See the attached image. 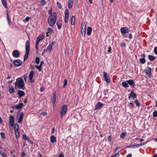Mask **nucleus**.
I'll return each mask as SVG.
<instances>
[{
    "label": "nucleus",
    "mask_w": 157,
    "mask_h": 157,
    "mask_svg": "<svg viewBox=\"0 0 157 157\" xmlns=\"http://www.w3.org/2000/svg\"><path fill=\"white\" fill-rule=\"evenodd\" d=\"M127 82L131 86H132L133 84H134V85L135 84V82L132 80V79L129 80H127Z\"/></svg>",
    "instance_id": "25"
},
{
    "label": "nucleus",
    "mask_w": 157,
    "mask_h": 157,
    "mask_svg": "<svg viewBox=\"0 0 157 157\" xmlns=\"http://www.w3.org/2000/svg\"><path fill=\"white\" fill-rule=\"evenodd\" d=\"M65 22L66 23L68 21L69 15H65Z\"/></svg>",
    "instance_id": "35"
},
{
    "label": "nucleus",
    "mask_w": 157,
    "mask_h": 157,
    "mask_svg": "<svg viewBox=\"0 0 157 157\" xmlns=\"http://www.w3.org/2000/svg\"><path fill=\"white\" fill-rule=\"evenodd\" d=\"M44 38V36L43 35H39L37 38L36 40V49H38V45L39 41L42 40Z\"/></svg>",
    "instance_id": "7"
},
{
    "label": "nucleus",
    "mask_w": 157,
    "mask_h": 157,
    "mask_svg": "<svg viewBox=\"0 0 157 157\" xmlns=\"http://www.w3.org/2000/svg\"><path fill=\"white\" fill-rule=\"evenodd\" d=\"M35 67L39 71H41V66L39 65V66H36Z\"/></svg>",
    "instance_id": "39"
},
{
    "label": "nucleus",
    "mask_w": 157,
    "mask_h": 157,
    "mask_svg": "<svg viewBox=\"0 0 157 157\" xmlns=\"http://www.w3.org/2000/svg\"><path fill=\"white\" fill-rule=\"evenodd\" d=\"M57 5L58 6V7L59 8H61L62 6L61 5V4L59 2H57Z\"/></svg>",
    "instance_id": "44"
},
{
    "label": "nucleus",
    "mask_w": 157,
    "mask_h": 157,
    "mask_svg": "<svg viewBox=\"0 0 157 157\" xmlns=\"http://www.w3.org/2000/svg\"><path fill=\"white\" fill-rule=\"evenodd\" d=\"M17 85L19 86V88L23 89L24 82L22 79L19 78L18 79H17V81L15 83V86H16Z\"/></svg>",
    "instance_id": "3"
},
{
    "label": "nucleus",
    "mask_w": 157,
    "mask_h": 157,
    "mask_svg": "<svg viewBox=\"0 0 157 157\" xmlns=\"http://www.w3.org/2000/svg\"><path fill=\"white\" fill-rule=\"evenodd\" d=\"M14 130L15 131H18L19 130V127L17 123H15L14 124Z\"/></svg>",
    "instance_id": "26"
},
{
    "label": "nucleus",
    "mask_w": 157,
    "mask_h": 157,
    "mask_svg": "<svg viewBox=\"0 0 157 157\" xmlns=\"http://www.w3.org/2000/svg\"><path fill=\"white\" fill-rule=\"evenodd\" d=\"M57 18V15L56 12H54L53 15H50L48 18V22L49 25L51 27L55 24Z\"/></svg>",
    "instance_id": "1"
},
{
    "label": "nucleus",
    "mask_w": 157,
    "mask_h": 157,
    "mask_svg": "<svg viewBox=\"0 0 157 157\" xmlns=\"http://www.w3.org/2000/svg\"><path fill=\"white\" fill-rule=\"evenodd\" d=\"M108 141L110 142L111 140V137L110 136H109L108 137Z\"/></svg>",
    "instance_id": "59"
},
{
    "label": "nucleus",
    "mask_w": 157,
    "mask_h": 157,
    "mask_svg": "<svg viewBox=\"0 0 157 157\" xmlns=\"http://www.w3.org/2000/svg\"><path fill=\"white\" fill-rule=\"evenodd\" d=\"M92 28L91 27H88L87 29V34L88 35H90L91 33L92 32Z\"/></svg>",
    "instance_id": "20"
},
{
    "label": "nucleus",
    "mask_w": 157,
    "mask_h": 157,
    "mask_svg": "<svg viewBox=\"0 0 157 157\" xmlns=\"http://www.w3.org/2000/svg\"><path fill=\"white\" fill-rule=\"evenodd\" d=\"M61 23V22H57L56 23L57 28L59 29H60L61 28L62 25Z\"/></svg>",
    "instance_id": "28"
},
{
    "label": "nucleus",
    "mask_w": 157,
    "mask_h": 157,
    "mask_svg": "<svg viewBox=\"0 0 157 157\" xmlns=\"http://www.w3.org/2000/svg\"><path fill=\"white\" fill-rule=\"evenodd\" d=\"M128 84V83L127 82H123L122 83V84L123 86L124 87H126V88L128 87L129 86Z\"/></svg>",
    "instance_id": "31"
},
{
    "label": "nucleus",
    "mask_w": 157,
    "mask_h": 157,
    "mask_svg": "<svg viewBox=\"0 0 157 157\" xmlns=\"http://www.w3.org/2000/svg\"><path fill=\"white\" fill-rule=\"evenodd\" d=\"M47 112H43L40 113V115H43L44 116H46L47 115Z\"/></svg>",
    "instance_id": "43"
},
{
    "label": "nucleus",
    "mask_w": 157,
    "mask_h": 157,
    "mask_svg": "<svg viewBox=\"0 0 157 157\" xmlns=\"http://www.w3.org/2000/svg\"><path fill=\"white\" fill-rule=\"evenodd\" d=\"M126 133L125 132H123L122 133L121 135V137L122 138H124L125 135H126Z\"/></svg>",
    "instance_id": "38"
},
{
    "label": "nucleus",
    "mask_w": 157,
    "mask_h": 157,
    "mask_svg": "<svg viewBox=\"0 0 157 157\" xmlns=\"http://www.w3.org/2000/svg\"><path fill=\"white\" fill-rule=\"evenodd\" d=\"M18 94L20 97L24 96L25 95V93L24 91L21 90L18 91Z\"/></svg>",
    "instance_id": "21"
},
{
    "label": "nucleus",
    "mask_w": 157,
    "mask_h": 157,
    "mask_svg": "<svg viewBox=\"0 0 157 157\" xmlns=\"http://www.w3.org/2000/svg\"><path fill=\"white\" fill-rule=\"evenodd\" d=\"M13 63L16 66L18 67L21 64L22 61L20 59H17L14 61Z\"/></svg>",
    "instance_id": "9"
},
{
    "label": "nucleus",
    "mask_w": 157,
    "mask_h": 157,
    "mask_svg": "<svg viewBox=\"0 0 157 157\" xmlns=\"http://www.w3.org/2000/svg\"><path fill=\"white\" fill-rule=\"evenodd\" d=\"M24 114L23 113H21L18 118V122L19 124H21L22 122V121L23 119Z\"/></svg>",
    "instance_id": "17"
},
{
    "label": "nucleus",
    "mask_w": 157,
    "mask_h": 157,
    "mask_svg": "<svg viewBox=\"0 0 157 157\" xmlns=\"http://www.w3.org/2000/svg\"><path fill=\"white\" fill-rule=\"evenodd\" d=\"M111 48L110 47L109 48L108 50L107 51L109 53H111Z\"/></svg>",
    "instance_id": "60"
},
{
    "label": "nucleus",
    "mask_w": 157,
    "mask_h": 157,
    "mask_svg": "<svg viewBox=\"0 0 157 157\" xmlns=\"http://www.w3.org/2000/svg\"><path fill=\"white\" fill-rule=\"evenodd\" d=\"M6 15L7 16V20L8 21V20H10V18L9 17V15L7 13Z\"/></svg>",
    "instance_id": "61"
},
{
    "label": "nucleus",
    "mask_w": 157,
    "mask_h": 157,
    "mask_svg": "<svg viewBox=\"0 0 157 157\" xmlns=\"http://www.w3.org/2000/svg\"><path fill=\"white\" fill-rule=\"evenodd\" d=\"M67 81L66 79H65L64 80V85L63 86V87H65V86H66V85L67 84Z\"/></svg>",
    "instance_id": "48"
},
{
    "label": "nucleus",
    "mask_w": 157,
    "mask_h": 157,
    "mask_svg": "<svg viewBox=\"0 0 157 157\" xmlns=\"http://www.w3.org/2000/svg\"><path fill=\"white\" fill-rule=\"evenodd\" d=\"M14 117L13 116H11L10 117V124L11 126H13L14 125Z\"/></svg>",
    "instance_id": "12"
},
{
    "label": "nucleus",
    "mask_w": 157,
    "mask_h": 157,
    "mask_svg": "<svg viewBox=\"0 0 157 157\" xmlns=\"http://www.w3.org/2000/svg\"><path fill=\"white\" fill-rule=\"evenodd\" d=\"M121 47H125L126 46V44L124 43H122L121 44Z\"/></svg>",
    "instance_id": "56"
},
{
    "label": "nucleus",
    "mask_w": 157,
    "mask_h": 157,
    "mask_svg": "<svg viewBox=\"0 0 157 157\" xmlns=\"http://www.w3.org/2000/svg\"><path fill=\"white\" fill-rule=\"evenodd\" d=\"M103 77L104 80L107 83H109L110 82V80L109 78V75L108 74L105 72H103Z\"/></svg>",
    "instance_id": "6"
},
{
    "label": "nucleus",
    "mask_w": 157,
    "mask_h": 157,
    "mask_svg": "<svg viewBox=\"0 0 157 157\" xmlns=\"http://www.w3.org/2000/svg\"><path fill=\"white\" fill-rule=\"evenodd\" d=\"M5 8H7V5L6 0H1Z\"/></svg>",
    "instance_id": "22"
},
{
    "label": "nucleus",
    "mask_w": 157,
    "mask_h": 157,
    "mask_svg": "<svg viewBox=\"0 0 157 157\" xmlns=\"http://www.w3.org/2000/svg\"><path fill=\"white\" fill-rule=\"evenodd\" d=\"M25 156V154L24 152H23L21 155V157H23Z\"/></svg>",
    "instance_id": "58"
},
{
    "label": "nucleus",
    "mask_w": 157,
    "mask_h": 157,
    "mask_svg": "<svg viewBox=\"0 0 157 157\" xmlns=\"http://www.w3.org/2000/svg\"><path fill=\"white\" fill-rule=\"evenodd\" d=\"M40 60V58L39 57H37L35 59V62L36 64H38L39 63Z\"/></svg>",
    "instance_id": "36"
},
{
    "label": "nucleus",
    "mask_w": 157,
    "mask_h": 157,
    "mask_svg": "<svg viewBox=\"0 0 157 157\" xmlns=\"http://www.w3.org/2000/svg\"><path fill=\"white\" fill-rule=\"evenodd\" d=\"M52 46L49 45L47 48V49H48L50 51H51L52 49Z\"/></svg>",
    "instance_id": "47"
},
{
    "label": "nucleus",
    "mask_w": 157,
    "mask_h": 157,
    "mask_svg": "<svg viewBox=\"0 0 157 157\" xmlns=\"http://www.w3.org/2000/svg\"><path fill=\"white\" fill-rule=\"evenodd\" d=\"M23 106V103H20L19 105H17L15 106V108L17 109H21Z\"/></svg>",
    "instance_id": "23"
},
{
    "label": "nucleus",
    "mask_w": 157,
    "mask_h": 157,
    "mask_svg": "<svg viewBox=\"0 0 157 157\" xmlns=\"http://www.w3.org/2000/svg\"><path fill=\"white\" fill-rule=\"evenodd\" d=\"M46 3V2L44 0H41V4L42 5H44Z\"/></svg>",
    "instance_id": "52"
},
{
    "label": "nucleus",
    "mask_w": 157,
    "mask_h": 157,
    "mask_svg": "<svg viewBox=\"0 0 157 157\" xmlns=\"http://www.w3.org/2000/svg\"><path fill=\"white\" fill-rule=\"evenodd\" d=\"M74 3V0H69L68 2V8L71 9L72 8Z\"/></svg>",
    "instance_id": "15"
},
{
    "label": "nucleus",
    "mask_w": 157,
    "mask_h": 157,
    "mask_svg": "<svg viewBox=\"0 0 157 157\" xmlns=\"http://www.w3.org/2000/svg\"><path fill=\"white\" fill-rule=\"evenodd\" d=\"M15 135L16 138H18L19 137L20 134L19 132V131H15Z\"/></svg>",
    "instance_id": "32"
},
{
    "label": "nucleus",
    "mask_w": 157,
    "mask_h": 157,
    "mask_svg": "<svg viewBox=\"0 0 157 157\" xmlns=\"http://www.w3.org/2000/svg\"><path fill=\"white\" fill-rule=\"evenodd\" d=\"M67 110V108L66 106L64 105L62 106L60 112V115L62 117L66 113Z\"/></svg>",
    "instance_id": "4"
},
{
    "label": "nucleus",
    "mask_w": 157,
    "mask_h": 157,
    "mask_svg": "<svg viewBox=\"0 0 157 157\" xmlns=\"http://www.w3.org/2000/svg\"><path fill=\"white\" fill-rule=\"evenodd\" d=\"M146 72L148 75L151 74V69L149 67H147L145 70Z\"/></svg>",
    "instance_id": "19"
},
{
    "label": "nucleus",
    "mask_w": 157,
    "mask_h": 157,
    "mask_svg": "<svg viewBox=\"0 0 157 157\" xmlns=\"http://www.w3.org/2000/svg\"><path fill=\"white\" fill-rule=\"evenodd\" d=\"M0 135L2 137V138H5V135L3 132H1Z\"/></svg>",
    "instance_id": "45"
},
{
    "label": "nucleus",
    "mask_w": 157,
    "mask_h": 157,
    "mask_svg": "<svg viewBox=\"0 0 157 157\" xmlns=\"http://www.w3.org/2000/svg\"><path fill=\"white\" fill-rule=\"evenodd\" d=\"M65 15H69V10L66 9L65 10Z\"/></svg>",
    "instance_id": "50"
},
{
    "label": "nucleus",
    "mask_w": 157,
    "mask_h": 157,
    "mask_svg": "<svg viewBox=\"0 0 157 157\" xmlns=\"http://www.w3.org/2000/svg\"><path fill=\"white\" fill-rule=\"evenodd\" d=\"M25 54L24 57V60H26L27 59L29 52V40L25 42Z\"/></svg>",
    "instance_id": "2"
},
{
    "label": "nucleus",
    "mask_w": 157,
    "mask_h": 157,
    "mask_svg": "<svg viewBox=\"0 0 157 157\" xmlns=\"http://www.w3.org/2000/svg\"><path fill=\"white\" fill-rule=\"evenodd\" d=\"M75 16H72L71 18V24L72 25H73L75 24Z\"/></svg>",
    "instance_id": "27"
},
{
    "label": "nucleus",
    "mask_w": 157,
    "mask_h": 157,
    "mask_svg": "<svg viewBox=\"0 0 157 157\" xmlns=\"http://www.w3.org/2000/svg\"><path fill=\"white\" fill-rule=\"evenodd\" d=\"M103 106V104L102 103L100 102H98L95 107V109L97 110L98 109H101L102 108Z\"/></svg>",
    "instance_id": "10"
},
{
    "label": "nucleus",
    "mask_w": 157,
    "mask_h": 157,
    "mask_svg": "<svg viewBox=\"0 0 157 157\" xmlns=\"http://www.w3.org/2000/svg\"><path fill=\"white\" fill-rule=\"evenodd\" d=\"M140 61L142 64H144L145 62V59L144 58H141L140 59Z\"/></svg>",
    "instance_id": "33"
},
{
    "label": "nucleus",
    "mask_w": 157,
    "mask_h": 157,
    "mask_svg": "<svg viewBox=\"0 0 157 157\" xmlns=\"http://www.w3.org/2000/svg\"><path fill=\"white\" fill-rule=\"evenodd\" d=\"M148 59L151 61H153L155 59V57L151 55H148Z\"/></svg>",
    "instance_id": "29"
},
{
    "label": "nucleus",
    "mask_w": 157,
    "mask_h": 157,
    "mask_svg": "<svg viewBox=\"0 0 157 157\" xmlns=\"http://www.w3.org/2000/svg\"><path fill=\"white\" fill-rule=\"evenodd\" d=\"M129 96L128 97L129 99H130L131 97L132 98H136V94L134 93L132 91L129 94Z\"/></svg>",
    "instance_id": "16"
},
{
    "label": "nucleus",
    "mask_w": 157,
    "mask_h": 157,
    "mask_svg": "<svg viewBox=\"0 0 157 157\" xmlns=\"http://www.w3.org/2000/svg\"><path fill=\"white\" fill-rule=\"evenodd\" d=\"M58 157H64V156L63 154H61L58 155Z\"/></svg>",
    "instance_id": "63"
},
{
    "label": "nucleus",
    "mask_w": 157,
    "mask_h": 157,
    "mask_svg": "<svg viewBox=\"0 0 157 157\" xmlns=\"http://www.w3.org/2000/svg\"><path fill=\"white\" fill-rule=\"evenodd\" d=\"M144 144H134L133 145H130V146H128V147H133V148H135L136 147H139L140 146H142L143 145H144Z\"/></svg>",
    "instance_id": "14"
},
{
    "label": "nucleus",
    "mask_w": 157,
    "mask_h": 157,
    "mask_svg": "<svg viewBox=\"0 0 157 157\" xmlns=\"http://www.w3.org/2000/svg\"><path fill=\"white\" fill-rule=\"evenodd\" d=\"M44 87H41L40 88V91L41 92H43L44 91Z\"/></svg>",
    "instance_id": "57"
},
{
    "label": "nucleus",
    "mask_w": 157,
    "mask_h": 157,
    "mask_svg": "<svg viewBox=\"0 0 157 157\" xmlns=\"http://www.w3.org/2000/svg\"><path fill=\"white\" fill-rule=\"evenodd\" d=\"M129 31V29L127 27L122 28L121 29V32L123 33H128Z\"/></svg>",
    "instance_id": "13"
},
{
    "label": "nucleus",
    "mask_w": 157,
    "mask_h": 157,
    "mask_svg": "<svg viewBox=\"0 0 157 157\" xmlns=\"http://www.w3.org/2000/svg\"><path fill=\"white\" fill-rule=\"evenodd\" d=\"M55 131V128H53L52 129V134H53Z\"/></svg>",
    "instance_id": "62"
},
{
    "label": "nucleus",
    "mask_w": 157,
    "mask_h": 157,
    "mask_svg": "<svg viewBox=\"0 0 157 157\" xmlns=\"http://www.w3.org/2000/svg\"><path fill=\"white\" fill-rule=\"evenodd\" d=\"M132 155L130 154H129L128 155H127L126 157H132Z\"/></svg>",
    "instance_id": "64"
},
{
    "label": "nucleus",
    "mask_w": 157,
    "mask_h": 157,
    "mask_svg": "<svg viewBox=\"0 0 157 157\" xmlns=\"http://www.w3.org/2000/svg\"><path fill=\"white\" fill-rule=\"evenodd\" d=\"M56 100V94H54L52 96V101L53 103V104H55V101Z\"/></svg>",
    "instance_id": "24"
},
{
    "label": "nucleus",
    "mask_w": 157,
    "mask_h": 157,
    "mask_svg": "<svg viewBox=\"0 0 157 157\" xmlns=\"http://www.w3.org/2000/svg\"><path fill=\"white\" fill-rule=\"evenodd\" d=\"M23 139L25 140H29V139L28 137H27L26 136L25 134L23 135L22 136Z\"/></svg>",
    "instance_id": "34"
},
{
    "label": "nucleus",
    "mask_w": 157,
    "mask_h": 157,
    "mask_svg": "<svg viewBox=\"0 0 157 157\" xmlns=\"http://www.w3.org/2000/svg\"><path fill=\"white\" fill-rule=\"evenodd\" d=\"M113 157H118L119 156V153H117L115 154L112 155Z\"/></svg>",
    "instance_id": "51"
},
{
    "label": "nucleus",
    "mask_w": 157,
    "mask_h": 157,
    "mask_svg": "<svg viewBox=\"0 0 157 157\" xmlns=\"http://www.w3.org/2000/svg\"><path fill=\"white\" fill-rule=\"evenodd\" d=\"M51 142L53 143L55 142L56 141V139L55 136H52L50 137Z\"/></svg>",
    "instance_id": "18"
},
{
    "label": "nucleus",
    "mask_w": 157,
    "mask_h": 157,
    "mask_svg": "<svg viewBox=\"0 0 157 157\" xmlns=\"http://www.w3.org/2000/svg\"><path fill=\"white\" fill-rule=\"evenodd\" d=\"M12 55L14 57H19L20 56L19 52L17 50H14L13 52Z\"/></svg>",
    "instance_id": "8"
},
{
    "label": "nucleus",
    "mask_w": 157,
    "mask_h": 157,
    "mask_svg": "<svg viewBox=\"0 0 157 157\" xmlns=\"http://www.w3.org/2000/svg\"><path fill=\"white\" fill-rule=\"evenodd\" d=\"M86 25L85 23L82 24L81 32L82 36H84L86 33Z\"/></svg>",
    "instance_id": "5"
},
{
    "label": "nucleus",
    "mask_w": 157,
    "mask_h": 157,
    "mask_svg": "<svg viewBox=\"0 0 157 157\" xmlns=\"http://www.w3.org/2000/svg\"><path fill=\"white\" fill-rule=\"evenodd\" d=\"M34 74V72L33 71H30L29 75V79L30 82L31 83L33 82L34 81V80L33 79V76Z\"/></svg>",
    "instance_id": "11"
},
{
    "label": "nucleus",
    "mask_w": 157,
    "mask_h": 157,
    "mask_svg": "<svg viewBox=\"0 0 157 157\" xmlns=\"http://www.w3.org/2000/svg\"><path fill=\"white\" fill-rule=\"evenodd\" d=\"M53 31L52 29L51 28H48V32L47 33V36H48V34L49 33H52Z\"/></svg>",
    "instance_id": "30"
},
{
    "label": "nucleus",
    "mask_w": 157,
    "mask_h": 157,
    "mask_svg": "<svg viewBox=\"0 0 157 157\" xmlns=\"http://www.w3.org/2000/svg\"><path fill=\"white\" fill-rule=\"evenodd\" d=\"M28 78L27 75H25L24 76V78L25 81H26Z\"/></svg>",
    "instance_id": "49"
},
{
    "label": "nucleus",
    "mask_w": 157,
    "mask_h": 157,
    "mask_svg": "<svg viewBox=\"0 0 157 157\" xmlns=\"http://www.w3.org/2000/svg\"><path fill=\"white\" fill-rule=\"evenodd\" d=\"M56 43V42L54 41H53L49 45L52 46H53Z\"/></svg>",
    "instance_id": "55"
},
{
    "label": "nucleus",
    "mask_w": 157,
    "mask_h": 157,
    "mask_svg": "<svg viewBox=\"0 0 157 157\" xmlns=\"http://www.w3.org/2000/svg\"><path fill=\"white\" fill-rule=\"evenodd\" d=\"M0 154L3 157H5L6 155L3 152L1 151L0 152Z\"/></svg>",
    "instance_id": "46"
},
{
    "label": "nucleus",
    "mask_w": 157,
    "mask_h": 157,
    "mask_svg": "<svg viewBox=\"0 0 157 157\" xmlns=\"http://www.w3.org/2000/svg\"><path fill=\"white\" fill-rule=\"evenodd\" d=\"M135 102L137 106L138 107L140 106V104L137 99L135 100Z\"/></svg>",
    "instance_id": "41"
},
{
    "label": "nucleus",
    "mask_w": 157,
    "mask_h": 157,
    "mask_svg": "<svg viewBox=\"0 0 157 157\" xmlns=\"http://www.w3.org/2000/svg\"><path fill=\"white\" fill-rule=\"evenodd\" d=\"M30 19V18L29 17H26L25 18V20L24 21V22H27L29 21V20Z\"/></svg>",
    "instance_id": "42"
},
{
    "label": "nucleus",
    "mask_w": 157,
    "mask_h": 157,
    "mask_svg": "<svg viewBox=\"0 0 157 157\" xmlns=\"http://www.w3.org/2000/svg\"><path fill=\"white\" fill-rule=\"evenodd\" d=\"M154 52L155 54L157 55V47L155 48L154 49Z\"/></svg>",
    "instance_id": "53"
},
{
    "label": "nucleus",
    "mask_w": 157,
    "mask_h": 157,
    "mask_svg": "<svg viewBox=\"0 0 157 157\" xmlns=\"http://www.w3.org/2000/svg\"><path fill=\"white\" fill-rule=\"evenodd\" d=\"M48 13L50 15H53V13H52V9H51L48 11Z\"/></svg>",
    "instance_id": "54"
},
{
    "label": "nucleus",
    "mask_w": 157,
    "mask_h": 157,
    "mask_svg": "<svg viewBox=\"0 0 157 157\" xmlns=\"http://www.w3.org/2000/svg\"><path fill=\"white\" fill-rule=\"evenodd\" d=\"M153 116L154 117H157V111L155 110L153 113Z\"/></svg>",
    "instance_id": "40"
},
{
    "label": "nucleus",
    "mask_w": 157,
    "mask_h": 157,
    "mask_svg": "<svg viewBox=\"0 0 157 157\" xmlns=\"http://www.w3.org/2000/svg\"><path fill=\"white\" fill-rule=\"evenodd\" d=\"M9 90L10 93H13L14 92V89L12 87H11V88H10Z\"/></svg>",
    "instance_id": "37"
}]
</instances>
